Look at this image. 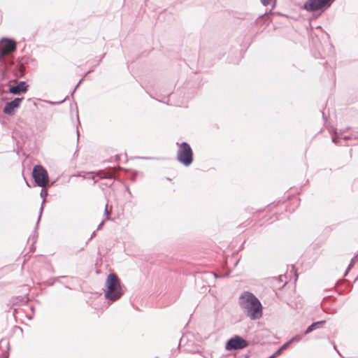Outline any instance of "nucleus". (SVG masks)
Wrapping results in <instances>:
<instances>
[{
    "label": "nucleus",
    "mask_w": 358,
    "mask_h": 358,
    "mask_svg": "<svg viewBox=\"0 0 358 358\" xmlns=\"http://www.w3.org/2000/svg\"><path fill=\"white\" fill-rule=\"evenodd\" d=\"M238 304L243 313L252 320L262 317V306L259 300L251 292H243L238 299Z\"/></svg>",
    "instance_id": "nucleus-1"
},
{
    "label": "nucleus",
    "mask_w": 358,
    "mask_h": 358,
    "mask_svg": "<svg viewBox=\"0 0 358 358\" xmlns=\"http://www.w3.org/2000/svg\"><path fill=\"white\" fill-rule=\"evenodd\" d=\"M104 296L110 301L118 300L123 294L119 278L115 273H110L106 280Z\"/></svg>",
    "instance_id": "nucleus-2"
},
{
    "label": "nucleus",
    "mask_w": 358,
    "mask_h": 358,
    "mask_svg": "<svg viewBox=\"0 0 358 358\" xmlns=\"http://www.w3.org/2000/svg\"><path fill=\"white\" fill-rule=\"evenodd\" d=\"M178 150L177 152V159L183 165L188 166L193 161V153L191 147L186 142L177 143Z\"/></svg>",
    "instance_id": "nucleus-3"
},
{
    "label": "nucleus",
    "mask_w": 358,
    "mask_h": 358,
    "mask_svg": "<svg viewBox=\"0 0 358 358\" xmlns=\"http://www.w3.org/2000/svg\"><path fill=\"white\" fill-rule=\"evenodd\" d=\"M32 176L38 187H44L49 182V176L46 169L41 165L34 166Z\"/></svg>",
    "instance_id": "nucleus-4"
},
{
    "label": "nucleus",
    "mask_w": 358,
    "mask_h": 358,
    "mask_svg": "<svg viewBox=\"0 0 358 358\" xmlns=\"http://www.w3.org/2000/svg\"><path fill=\"white\" fill-rule=\"evenodd\" d=\"M334 0H308L303 4V8L308 12H314L328 8Z\"/></svg>",
    "instance_id": "nucleus-5"
},
{
    "label": "nucleus",
    "mask_w": 358,
    "mask_h": 358,
    "mask_svg": "<svg viewBox=\"0 0 358 358\" xmlns=\"http://www.w3.org/2000/svg\"><path fill=\"white\" fill-rule=\"evenodd\" d=\"M248 342L240 336L236 335L229 339L225 345V349L228 351L242 350L248 346Z\"/></svg>",
    "instance_id": "nucleus-6"
},
{
    "label": "nucleus",
    "mask_w": 358,
    "mask_h": 358,
    "mask_svg": "<svg viewBox=\"0 0 358 358\" xmlns=\"http://www.w3.org/2000/svg\"><path fill=\"white\" fill-rule=\"evenodd\" d=\"M16 43L11 39L3 38L0 41V62H2L5 56L10 55L16 50Z\"/></svg>",
    "instance_id": "nucleus-7"
},
{
    "label": "nucleus",
    "mask_w": 358,
    "mask_h": 358,
    "mask_svg": "<svg viewBox=\"0 0 358 358\" xmlns=\"http://www.w3.org/2000/svg\"><path fill=\"white\" fill-rule=\"evenodd\" d=\"M23 98H15L14 100L7 102L3 108V113L7 115H10L13 113L15 108L20 106V103Z\"/></svg>",
    "instance_id": "nucleus-8"
},
{
    "label": "nucleus",
    "mask_w": 358,
    "mask_h": 358,
    "mask_svg": "<svg viewBox=\"0 0 358 358\" xmlns=\"http://www.w3.org/2000/svg\"><path fill=\"white\" fill-rule=\"evenodd\" d=\"M28 85L24 81H21L19 84L12 86L9 91L11 94H19L21 92H25L27 90Z\"/></svg>",
    "instance_id": "nucleus-9"
},
{
    "label": "nucleus",
    "mask_w": 358,
    "mask_h": 358,
    "mask_svg": "<svg viewBox=\"0 0 358 358\" xmlns=\"http://www.w3.org/2000/svg\"><path fill=\"white\" fill-rule=\"evenodd\" d=\"M351 138L350 136H342L340 133H338L335 131L334 134L332 137V141L336 145H342L341 141V140H348Z\"/></svg>",
    "instance_id": "nucleus-10"
},
{
    "label": "nucleus",
    "mask_w": 358,
    "mask_h": 358,
    "mask_svg": "<svg viewBox=\"0 0 358 358\" xmlns=\"http://www.w3.org/2000/svg\"><path fill=\"white\" fill-rule=\"evenodd\" d=\"M324 323H325L324 320L318 321V322L313 323L311 325H310L306 329V330L304 331V334H310V332L313 331L314 330L322 327V324Z\"/></svg>",
    "instance_id": "nucleus-11"
},
{
    "label": "nucleus",
    "mask_w": 358,
    "mask_h": 358,
    "mask_svg": "<svg viewBox=\"0 0 358 358\" xmlns=\"http://www.w3.org/2000/svg\"><path fill=\"white\" fill-rule=\"evenodd\" d=\"M260 1L262 3V5L264 6L271 5V8L270 9V10L268 13L266 12L264 14L260 16V17H262L264 15H266L268 13H271L276 5V0H260Z\"/></svg>",
    "instance_id": "nucleus-12"
},
{
    "label": "nucleus",
    "mask_w": 358,
    "mask_h": 358,
    "mask_svg": "<svg viewBox=\"0 0 358 358\" xmlns=\"http://www.w3.org/2000/svg\"><path fill=\"white\" fill-rule=\"evenodd\" d=\"M96 176L101 179H112L114 177V174L112 172L101 171L96 173Z\"/></svg>",
    "instance_id": "nucleus-13"
},
{
    "label": "nucleus",
    "mask_w": 358,
    "mask_h": 358,
    "mask_svg": "<svg viewBox=\"0 0 358 358\" xmlns=\"http://www.w3.org/2000/svg\"><path fill=\"white\" fill-rule=\"evenodd\" d=\"M45 203V199H43L41 205L40 213H39V215H38V222H39V220L41 219V215H42V213H43V210Z\"/></svg>",
    "instance_id": "nucleus-14"
},
{
    "label": "nucleus",
    "mask_w": 358,
    "mask_h": 358,
    "mask_svg": "<svg viewBox=\"0 0 358 358\" xmlns=\"http://www.w3.org/2000/svg\"><path fill=\"white\" fill-rule=\"evenodd\" d=\"M301 336H299V335H296V336H294V337H292V338L289 340V341L291 342V344H292V343H294V342H299V341H301Z\"/></svg>",
    "instance_id": "nucleus-15"
},
{
    "label": "nucleus",
    "mask_w": 358,
    "mask_h": 358,
    "mask_svg": "<svg viewBox=\"0 0 358 358\" xmlns=\"http://www.w3.org/2000/svg\"><path fill=\"white\" fill-rule=\"evenodd\" d=\"M282 352V350L280 349V348L276 350L271 356H270L269 357H272V358H275L276 357L279 356L280 355H281V353Z\"/></svg>",
    "instance_id": "nucleus-16"
},
{
    "label": "nucleus",
    "mask_w": 358,
    "mask_h": 358,
    "mask_svg": "<svg viewBox=\"0 0 358 358\" xmlns=\"http://www.w3.org/2000/svg\"><path fill=\"white\" fill-rule=\"evenodd\" d=\"M48 191H47L46 189H43H43L41 190L40 195H41V196L43 198V199H45V198H46V196H48Z\"/></svg>",
    "instance_id": "nucleus-17"
},
{
    "label": "nucleus",
    "mask_w": 358,
    "mask_h": 358,
    "mask_svg": "<svg viewBox=\"0 0 358 358\" xmlns=\"http://www.w3.org/2000/svg\"><path fill=\"white\" fill-rule=\"evenodd\" d=\"M291 344V342L289 341L287 342H286L285 343H284L281 347H280V349L283 351L285 350V349H287L289 345Z\"/></svg>",
    "instance_id": "nucleus-18"
},
{
    "label": "nucleus",
    "mask_w": 358,
    "mask_h": 358,
    "mask_svg": "<svg viewBox=\"0 0 358 358\" xmlns=\"http://www.w3.org/2000/svg\"><path fill=\"white\" fill-rule=\"evenodd\" d=\"M104 214L106 215V218L108 220L109 219V214H110V212L108 210V204L106 205V207H105V210H104Z\"/></svg>",
    "instance_id": "nucleus-19"
},
{
    "label": "nucleus",
    "mask_w": 358,
    "mask_h": 358,
    "mask_svg": "<svg viewBox=\"0 0 358 358\" xmlns=\"http://www.w3.org/2000/svg\"><path fill=\"white\" fill-rule=\"evenodd\" d=\"M103 224H104V221L103 220V221H102V222H101L98 225V227H97V228H96V230H100V229L102 228V227H103Z\"/></svg>",
    "instance_id": "nucleus-20"
},
{
    "label": "nucleus",
    "mask_w": 358,
    "mask_h": 358,
    "mask_svg": "<svg viewBox=\"0 0 358 358\" xmlns=\"http://www.w3.org/2000/svg\"><path fill=\"white\" fill-rule=\"evenodd\" d=\"M352 266H353V264H352V262H351V263L349 264L348 267V269H347V271H346V272H345V275H347V273H348V271L350 269V268H351Z\"/></svg>",
    "instance_id": "nucleus-21"
},
{
    "label": "nucleus",
    "mask_w": 358,
    "mask_h": 358,
    "mask_svg": "<svg viewBox=\"0 0 358 358\" xmlns=\"http://www.w3.org/2000/svg\"><path fill=\"white\" fill-rule=\"evenodd\" d=\"M95 235H96V232H95V231H94V232L92 234V235H91V236H90V240L92 239V238L95 236Z\"/></svg>",
    "instance_id": "nucleus-22"
},
{
    "label": "nucleus",
    "mask_w": 358,
    "mask_h": 358,
    "mask_svg": "<svg viewBox=\"0 0 358 358\" xmlns=\"http://www.w3.org/2000/svg\"><path fill=\"white\" fill-rule=\"evenodd\" d=\"M81 81H82V80H80L79 81V83H78V84H77V85H76V88L74 89V90L73 91L72 94H73V93H74V92H75L76 89V88L78 87V86L80 85V83H81Z\"/></svg>",
    "instance_id": "nucleus-23"
},
{
    "label": "nucleus",
    "mask_w": 358,
    "mask_h": 358,
    "mask_svg": "<svg viewBox=\"0 0 358 358\" xmlns=\"http://www.w3.org/2000/svg\"><path fill=\"white\" fill-rule=\"evenodd\" d=\"M78 138H79V131L77 130Z\"/></svg>",
    "instance_id": "nucleus-24"
},
{
    "label": "nucleus",
    "mask_w": 358,
    "mask_h": 358,
    "mask_svg": "<svg viewBox=\"0 0 358 358\" xmlns=\"http://www.w3.org/2000/svg\"><path fill=\"white\" fill-rule=\"evenodd\" d=\"M5 358H8V357H6Z\"/></svg>",
    "instance_id": "nucleus-25"
},
{
    "label": "nucleus",
    "mask_w": 358,
    "mask_h": 358,
    "mask_svg": "<svg viewBox=\"0 0 358 358\" xmlns=\"http://www.w3.org/2000/svg\"><path fill=\"white\" fill-rule=\"evenodd\" d=\"M268 358H272V357H268Z\"/></svg>",
    "instance_id": "nucleus-26"
}]
</instances>
